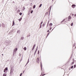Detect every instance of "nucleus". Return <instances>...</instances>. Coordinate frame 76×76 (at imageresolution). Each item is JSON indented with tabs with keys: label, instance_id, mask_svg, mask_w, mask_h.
I'll return each instance as SVG.
<instances>
[{
	"label": "nucleus",
	"instance_id": "37",
	"mask_svg": "<svg viewBox=\"0 0 76 76\" xmlns=\"http://www.w3.org/2000/svg\"><path fill=\"white\" fill-rule=\"evenodd\" d=\"M12 73V71H10V73Z\"/></svg>",
	"mask_w": 76,
	"mask_h": 76
},
{
	"label": "nucleus",
	"instance_id": "22",
	"mask_svg": "<svg viewBox=\"0 0 76 76\" xmlns=\"http://www.w3.org/2000/svg\"><path fill=\"white\" fill-rule=\"evenodd\" d=\"M43 23V22L42 21L40 23V25H42V24Z\"/></svg>",
	"mask_w": 76,
	"mask_h": 76
},
{
	"label": "nucleus",
	"instance_id": "26",
	"mask_svg": "<svg viewBox=\"0 0 76 76\" xmlns=\"http://www.w3.org/2000/svg\"><path fill=\"white\" fill-rule=\"evenodd\" d=\"M49 34H50V33H49L47 35V36H48V35H49Z\"/></svg>",
	"mask_w": 76,
	"mask_h": 76
},
{
	"label": "nucleus",
	"instance_id": "36",
	"mask_svg": "<svg viewBox=\"0 0 76 76\" xmlns=\"http://www.w3.org/2000/svg\"><path fill=\"white\" fill-rule=\"evenodd\" d=\"M24 72H25V71H23V73H24Z\"/></svg>",
	"mask_w": 76,
	"mask_h": 76
},
{
	"label": "nucleus",
	"instance_id": "23",
	"mask_svg": "<svg viewBox=\"0 0 76 76\" xmlns=\"http://www.w3.org/2000/svg\"><path fill=\"white\" fill-rule=\"evenodd\" d=\"M23 10H25V7H23Z\"/></svg>",
	"mask_w": 76,
	"mask_h": 76
},
{
	"label": "nucleus",
	"instance_id": "20",
	"mask_svg": "<svg viewBox=\"0 0 76 76\" xmlns=\"http://www.w3.org/2000/svg\"><path fill=\"white\" fill-rule=\"evenodd\" d=\"M33 9H35V5H34L33 7Z\"/></svg>",
	"mask_w": 76,
	"mask_h": 76
},
{
	"label": "nucleus",
	"instance_id": "2",
	"mask_svg": "<svg viewBox=\"0 0 76 76\" xmlns=\"http://www.w3.org/2000/svg\"><path fill=\"white\" fill-rule=\"evenodd\" d=\"M7 68L6 67V68L4 70V73H6V71H7Z\"/></svg>",
	"mask_w": 76,
	"mask_h": 76
},
{
	"label": "nucleus",
	"instance_id": "39",
	"mask_svg": "<svg viewBox=\"0 0 76 76\" xmlns=\"http://www.w3.org/2000/svg\"><path fill=\"white\" fill-rule=\"evenodd\" d=\"M41 68H42V66H41Z\"/></svg>",
	"mask_w": 76,
	"mask_h": 76
},
{
	"label": "nucleus",
	"instance_id": "14",
	"mask_svg": "<svg viewBox=\"0 0 76 76\" xmlns=\"http://www.w3.org/2000/svg\"><path fill=\"white\" fill-rule=\"evenodd\" d=\"M73 23H72L71 24H70V25L71 26H73Z\"/></svg>",
	"mask_w": 76,
	"mask_h": 76
},
{
	"label": "nucleus",
	"instance_id": "7",
	"mask_svg": "<svg viewBox=\"0 0 76 76\" xmlns=\"http://www.w3.org/2000/svg\"><path fill=\"white\" fill-rule=\"evenodd\" d=\"M14 25H15V22H14V20H13V21L12 26H14Z\"/></svg>",
	"mask_w": 76,
	"mask_h": 76
},
{
	"label": "nucleus",
	"instance_id": "30",
	"mask_svg": "<svg viewBox=\"0 0 76 76\" xmlns=\"http://www.w3.org/2000/svg\"><path fill=\"white\" fill-rule=\"evenodd\" d=\"M22 73H21L20 74V76H22Z\"/></svg>",
	"mask_w": 76,
	"mask_h": 76
},
{
	"label": "nucleus",
	"instance_id": "27",
	"mask_svg": "<svg viewBox=\"0 0 76 76\" xmlns=\"http://www.w3.org/2000/svg\"><path fill=\"white\" fill-rule=\"evenodd\" d=\"M76 67V65H74V68H75V67Z\"/></svg>",
	"mask_w": 76,
	"mask_h": 76
},
{
	"label": "nucleus",
	"instance_id": "21",
	"mask_svg": "<svg viewBox=\"0 0 76 76\" xmlns=\"http://www.w3.org/2000/svg\"><path fill=\"white\" fill-rule=\"evenodd\" d=\"M73 66H72L71 67V69H73Z\"/></svg>",
	"mask_w": 76,
	"mask_h": 76
},
{
	"label": "nucleus",
	"instance_id": "32",
	"mask_svg": "<svg viewBox=\"0 0 76 76\" xmlns=\"http://www.w3.org/2000/svg\"><path fill=\"white\" fill-rule=\"evenodd\" d=\"M28 62L27 63V64H28V63H29V59H28Z\"/></svg>",
	"mask_w": 76,
	"mask_h": 76
},
{
	"label": "nucleus",
	"instance_id": "6",
	"mask_svg": "<svg viewBox=\"0 0 76 76\" xmlns=\"http://www.w3.org/2000/svg\"><path fill=\"white\" fill-rule=\"evenodd\" d=\"M17 50H18V49L17 48H15L14 50V52H16L17 51Z\"/></svg>",
	"mask_w": 76,
	"mask_h": 76
},
{
	"label": "nucleus",
	"instance_id": "1",
	"mask_svg": "<svg viewBox=\"0 0 76 76\" xmlns=\"http://www.w3.org/2000/svg\"><path fill=\"white\" fill-rule=\"evenodd\" d=\"M37 63H39V58H37Z\"/></svg>",
	"mask_w": 76,
	"mask_h": 76
},
{
	"label": "nucleus",
	"instance_id": "4",
	"mask_svg": "<svg viewBox=\"0 0 76 76\" xmlns=\"http://www.w3.org/2000/svg\"><path fill=\"white\" fill-rule=\"evenodd\" d=\"M35 45H34L33 48L32 49V50H34V48H35Z\"/></svg>",
	"mask_w": 76,
	"mask_h": 76
},
{
	"label": "nucleus",
	"instance_id": "24",
	"mask_svg": "<svg viewBox=\"0 0 76 76\" xmlns=\"http://www.w3.org/2000/svg\"><path fill=\"white\" fill-rule=\"evenodd\" d=\"M45 24H43L42 25V26H45Z\"/></svg>",
	"mask_w": 76,
	"mask_h": 76
},
{
	"label": "nucleus",
	"instance_id": "31",
	"mask_svg": "<svg viewBox=\"0 0 76 76\" xmlns=\"http://www.w3.org/2000/svg\"><path fill=\"white\" fill-rule=\"evenodd\" d=\"M64 19L62 21V22H64Z\"/></svg>",
	"mask_w": 76,
	"mask_h": 76
},
{
	"label": "nucleus",
	"instance_id": "28",
	"mask_svg": "<svg viewBox=\"0 0 76 76\" xmlns=\"http://www.w3.org/2000/svg\"><path fill=\"white\" fill-rule=\"evenodd\" d=\"M23 38H24V37H22L21 39H23Z\"/></svg>",
	"mask_w": 76,
	"mask_h": 76
},
{
	"label": "nucleus",
	"instance_id": "18",
	"mask_svg": "<svg viewBox=\"0 0 76 76\" xmlns=\"http://www.w3.org/2000/svg\"><path fill=\"white\" fill-rule=\"evenodd\" d=\"M39 28H42V25H40L39 26Z\"/></svg>",
	"mask_w": 76,
	"mask_h": 76
},
{
	"label": "nucleus",
	"instance_id": "16",
	"mask_svg": "<svg viewBox=\"0 0 76 76\" xmlns=\"http://www.w3.org/2000/svg\"><path fill=\"white\" fill-rule=\"evenodd\" d=\"M39 54V50H38L37 53V54L38 55Z\"/></svg>",
	"mask_w": 76,
	"mask_h": 76
},
{
	"label": "nucleus",
	"instance_id": "11",
	"mask_svg": "<svg viewBox=\"0 0 76 76\" xmlns=\"http://www.w3.org/2000/svg\"><path fill=\"white\" fill-rule=\"evenodd\" d=\"M74 64V61H73L71 64V65H72V64Z\"/></svg>",
	"mask_w": 76,
	"mask_h": 76
},
{
	"label": "nucleus",
	"instance_id": "9",
	"mask_svg": "<svg viewBox=\"0 0 76 76\" xmlns=\"http://www.w3.org/2000/svg\"><path fill=\"white\" fill-rule=\"evenodd\" d=\"M49 26H53V24L52 23H50L49 24Z\"/></svg>",
	"mask_w": 76,
	"mask_h": 76
},
{
	"label": "nucleus",
	"instance_id": "12",
	"mask_svg": "<svg viewBox=\"0 0 76 76\" xmlns=\"http://www.w3.org/2000/svg\"><path fill=\"white\" fill-rule=\"evenodd\" d=\"M22 18H21L20 19H19L18 20H19V21H20V20H22Z\"/></svg>",
	"mask_w": 76,
	"mask_h": 76
},
{
	"label": "nucleus",
	"instance_id": "15",
	"mask_svg": "<svg viewBox=\"0 0 76 76\" xmlns=\"http://www.w3.org/2000/svg\"><path fill=\"white\" fill-rule=\"evenodd\" d=\"M41 6H42V4H40L39 6V7H41Z\"/></svg>",
	"mask_w": 76,
	"mask_h": 76
},
{
	"label": "nucleus",
	"instance_id": "29",
	"mask_svg": "<svg viewBox=\"0 0 76 76\" xmlns=\"http://www.w3.org/2000/svg\"><path fill=\"white\" fill-rule=\"evenodd\" d=\"M49 22L50 21H49L48 22V25L49 24Z\"/></svg>",
	"mask_w": 76,
	"mask_h": 76
},
{
	"label": "nucleus",
	"instance_id": "10",
	"mask_svg": "<svg viewBox=\"0 0 76 76\" xmlns=\"http://www.w3.org/2000/svg\"><path fill=\"white\" fill-rule=\"evenodd\" d=\"M7 76V75H6V74H4L3 76Z\"/></svg>",
	"mask_w": 76,
	"mask_h": 76
},
{
	"label": "nucleus",
	"instance_id": "35",
	"mask_svg": "<svg viewBox=\"0 0 76 76\" xmlns=\"http://www.w3.org/2000/svg\"><path fill=\"white\" fill-rule=\"evenodd\" d=\"M47 32H49V30H48V31H47Z\"/></svg>",
	"mask_w": 76,
	"mask_h": 76
},
{
	"label": "nucleus",
	"instance_id": "8",
	"mask_svg": "<svg viewBox=\"0 0 76 76\" xmlns=\"http://www.w3.org/2000/svg\"><path fill=\"white\" fill-rule=\"evenodd\" d=\"M23 50H24L26 51V47H25L23 48Z\"/></svg>",
	"mask_w": 76,
	"mask_h": 76
},
{
	"label": "nucleus",
	"instance_id": "33",
	"mask_svg": "<svg viewBox=\"0 0 76 76\" xmlns=\"http://www.w3.org/2000/svg\"><path fill=\"white\" fill-rule=\"evenodd\" d=\"M72 16H74V14H72Z\"/></svg>",
	"mask_w": 76,
	"mask_h": 76
},
{
	"label": "nucleus",
	"instance_id": "5",
	"mask_svg": "<svg viewBox=\"0 0 76 76\" xmlns=\"http://www.w3.org/2000/svg\"><path fill=\"white\" fill-rule=\"evenodd\" d=\"M68 19H72V17L71 16H69L68 17Z\"/></svg>",
	"mask_w": 76,
	"mask_h": 76
},
{
	"label": "nucleus",
	"instance_id": "34",
	"mask_svg": "<svg viewBox=\"0 0 76 76\" xmlns=\"http://www.w3.org/2000/svg\"><path fill=\"white\" fill-rule=\"evenodd\" d=\"M74 16H76V14L74 15Z\"/></svg>",
	"mask_w": 76,
	"mask_h": 76
},
{
	"label": "nucleus",
	"instance_id": "3",
	"mask_svg": "<svg viewBox=\"0 0 76 76\" xmlns=\"http://www.w3.org/2000/svg\"><path fill=\"white\" fill-rule=\"evenodd\" d=\"M72 8H75V7H76V5L75 4H73L72 5Z\"/></svg>",
	"mask_w": 76,
	"mask_h": 76
},
{
	"label": "nucleus",
	"instance_id": "41",
	"mask_svg": "<svg viewBox=\"0 0 76 76\" xmlns=\"http://www.w3.org/2000/svg\"><path fill=\"white\" fill-rule=\"evenodd\" d=\"M35 52H36V51H35Z\"/></svg>",
	"mask_w": 76,
	"mask_h": 76
},
{
	"label": "nucleus",
	"instance_id": "13",
	"mask_svg": "<svg viewBox=\"0 0 76 76\" xmlns=\"http://www.w3.org/2000/svg\"><path fill=\"white\" fill-rule=\"evenodd\" d=\"M51 6H50L49 7V10H51Z\"/></svg>",
	"mask_w": 76,
	"mask_h": 76
},
{
	"label": "nucleus",
	"instance_id": "40",
	"mask_svg": "<svg viewBox=\"0 0 76 76\" xmlns=\"http://www.w3.org/2000/svg\"><path fill=\"white\" fill-rule=\"evenodd\" d=\"M69 70H70V69L69 68Z\"/></svg>",
	"mask_w": 76,
	"mask_h": 76
},
{
	"label": "nucleus",
	"instance_id": "25",
	"mask_svg": "<svg viewBox=\"0 0 76 76\" xmlns=\"http://www.w3.org/2000/svg\"><path fill=\"white\" fill-rule=\"evenodd\" d=\"M32 12H33V10H31V13H32Z\"/></svg>",
	"mask_w": 76,
	"mask_h": 76
},
{
	"label": "nucleus",
	"instance_id": "38",
	"mask_svg": "<svg viewBox=\"0 0 76 76\" xmlns=\"http://www.w3.org/2000/svg\"><path fill=\"white\" fill-rule=\"evenodd\" d=\"M2 56H3V54H2Z\"/></svg>",
	"mask_w": 76,
	"mask_h": 76
},
{
	"label": "nucleus",
	"instance_id": "19",
	"mask_svg": "<svg viewBox=\"0 0 76 76\" xmlns=\"http://www.w3.org/2000/svg\"><path fill=\"white\" fill-rule=\"evenodd\" d=\"M44 75H45V74H43L42 75V74H41L40 75V76H44Z\"/></svg>",
	"mask_w": 76,
	"mask_h": 76
},
{
	"label": "nucleus",
	"instance_id": "17",
	"mask_svg": "<svg viewBox=\"0 0 76 76\" xmlns=\"http://www.w3.org/2000/svg\"><path fill=\"white\" fill-rule=\"evenodd\" d=\"M19 15H22V13L21 12H20L19 13Z\"/></svg>",
	"mask_w": 76,
	"mask_h": 76
}]
</instances>
